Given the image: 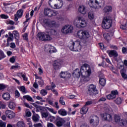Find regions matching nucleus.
Listing matches in <instances>:
<instances>
[{"mask_svg": "<svg viewBox=\"0 0 127 127\" xmlns=\"http://www.w3.org/2000/svg\"><path fill=\"white\" fill-rule=\"evenodd\" d=\"M23 99H26L29 102H34V100L32 99V97H30L29 95H25L23 97Z\"/></svg>", "mask_w": 127, "mask_h": 127, "instance_id": "obj_33", "label": "nucleus"}, {"mask_svg": "<svg viewBox=\"0 0 127 127\" xmlns=\"http://www.w3.org/2000/svg\"><path fill=\"white\" fill-rule=\"evenodd\" d=\"M40 94L42 96H46L47 95V91L45 89H42L40 91Z\"/></svg>", "mask_w": 127, "mask_h": 127, "instance_id": "obj_44", "label": "nucleus"}, {"mask_svg": "<svg viewBox=\"0 0 127 127\" xmlns=\"http://www.w3.org/2000/svg\"><path fill=\"white\" fill-rule=\"evenodd\" d=\"M0 17L2 19H7V18H8V16L7 15L2 14L0 15Z\"/></svg>", "mask_w": 127, "mask_h": 127, "instance_id": "obj_48", "label": "nucleus"}, {"mask_svg": "<svg viewBox=\"0 0 127 127\" xmlns=\"http://www.w3.org/2000/svg\"><path fill=\"white\" fill-rule=\"evenodd\" d=\"M34 127H42V124H41V123H38L36 124H34Z\"/></svg>", "mask_w": 127, "mask_h": 127, "instance_id": "obj_64", "label": "nucleus"}, {"mask_svg": "<svg viewBox=\"0 0 127 127\" xmlns=\"http://www.w3.org/2000/svg\"><path fill=\"white\" fill-rule=\"evenodd\" d=\"M80 72L82 77H90L92 74L91 67L87 64H84L81 66Z\"/></svg>", "mask_w": 127, "mask_h": 127, "instance_id": "obj_2", "label": "nucleus"}, {"mask_svg": "<svg viewBox=\"0 0 127 127\" xmlns=\"http://www.w3.org/2000/svg\"><path fill=\"white\" fill-rule=\"evenodd\" d=\"M58 12L55 10H53L49 8H45L44 10V14L49 17H52V16H56Z\"/></svg>", "mask_w": 127, "mask_h": 127, "instance_id": "obj_9", "label": "nucleus"}, {"mask_svg": "<svg viewBox=\"0 0 127 127\" xmlns=\"http://www.w3.org/2000/svg\"><path fill=\"white\" fill-rule=\"evenodd\" d=\"M120 124H122L123 126H126L127 124V119H121L120 121Z\"/></svg>", "mask_w": 127, "mask_h": 127, "instance_id": "obj_47", "label": "nucleus"}, {"mask_svg": "<svg viewBox=\"0 0 127 127\" xmlns=\"http://www.w3.org/2000/svg\"><path fill=\"white\" fill-rule=\"evenodd\" d=\"M114 36V31L112 30V31H109L107 33H105L103 35L104 38L107 41H109L111 40L112 37Z\"/></svg>", "mask_w": 127, "mask_h": 127, "instance_id": "obj_13", "label": "nucleus"}, {"mask_svg": "<svg viewBox=\"0 0 127 127\" xmlns=\"http://www.w3.org/2000/svg\"><path fill=\"white\" fill-rule=\"evenodd\" d=\"M88 18L90 19V20H93L94 19V13L93 12H89L88 13Z\"/></svg>", "mask_w": 127, "mask_h": 127, "instance_id": "obj_36", "label": "nucleus"}, {"mask_svg": "<svg viewBox=\"0 0 127 127\" xmlns=\"http://www.w3.org/2000/svg\"><path fill=\"white\" fill-rule=\"evenodd\" d=\"M66 28H67V26H65L63 27L62 29V32H63V31H64H64H66L65 33H72L73 31V27L70 26L67 29Z\"/></svg>", "mask_w": 127, "mask_h": 127, "instance_id": "obj_20", "label": "nucleus"}, {"mask_svg": "<svg viewBox=\"0 0 127 127\" xmlns=\"http://www.w3.org/2000/svg\"><path fill=\"white\" fill-rule=\"evenodd\" d=\"M106 79L105 78H99V84L102 86L105 87L106 86Z\"/></svg>", "mask_w": 127, "mask_h": 127, "instance_id": "obj_30", "label": "nucleus"}, {"mask_svg": "<svg viewBox=\"0 0 127 127\" xmlns=\"http://www.w3.org/2000/svg\"><path fill=\"white\" fill-rule=\"evenodd\" d=\"M13 33L14 34L15 39H19V33H18L17 31H13Z\"/></svg>", "mask_w": 127, "mask_h": 127, "instance_id": "obj_35", "label": "nucleus"}, {"mask_svg": "<svg viewBox=\"0 0 127 127\" xmlns=\"http://www.w3.org/2000/svg\"><path fill=\"white\" fill-rule=\"evenodd\" d=\"M86 93L88 96H91V97H93V96H96L99 94V91L96 88V85L91 84H89L88 87V90Z\"/></svg>", "mask_w": 127, "mask_h": 127, "instance_id": "obj_4", "label": "nucleus"}, {"mask_svg": "<svg viewBox=\"0 0 127 127\" xmlns=\"http://www.w3.org/2000/svg\"><path fill=\"white\" fill-rule=\"evenodd\" d=\"M65 123H66V121H65L64 119L61 118L59 116H57L56 123H55L57 127H63V126L65 125Z\"/></svg>", "mask_w": 127, "mask_h": 127, "instance_id": "obj_11", "label": "nucleus"}, {"mask_svg": "<svg viewBox=\"0 0 127 127\" xmlns=\"http://www.w3.org/2000/svg\"><path fill=\"white\" fill-rule=\"evenodd\" d=\"M117 95H119V92L118 90H112L111 91V93L106 96V98L107 100H115V99L117 98Z\"/></svg>", "mask_w": 127, "mask_h": 127, "instance_id": "obj_12", "label": "nucleus"}, {"mask_svg": "<svg viewBox=\"0 0 127 127\" xmlns=\"http://www.w3.org/2000/svg\"><path fill=\"white\" fill-rule=\"evenodd\" d=\"M78 11L82 14H86V8L84 6H79Z\"/></svg>", "mask_w": 127, "mask_h": 127, "instance_id": "obj_28", "label": "nucleus"}, {"mask_svg": "<svg viewBox=\"0 0 127 127\" xmlns=\"http://www.w3.org/2000/svg\"><path fill=\"white\" fill-rule=\"evenodd\" d=\"M48 113L47 112H43L42 113V118H48Z\"/></svg>", "mask_w": 127, "mask_h": 127, "instance_id": "obj_56", "label": "nucleus"}, {"mask_svg": "<svg viewBox=\"0 0 127 127\" xmlns=\"http://www.w3.org/2000/svg\"><path fill=\"white\" fill-rule=\"evenodd\" d=\"M49 120H50L51 123H54V124L56 123V117L54 116H50L49 117Z\"/></svg>", "mask_w": 127, "mask_h": 127, "instance_id": "obj_38", "label": "nucleus"}, {"mask_svg": "<svg viewBox=\"0 0 127 127\" xmlns=\"http://www.w3.org/2000/svg\"><path fill=\"white\" fill-rule=\"evenodd\" d=\"M114 121L115 123H121V116L120 115H118L116 114L114 115Z\"/></svg>", "mask_w": 127, "mask_h": 127, "instance_id": "obj_32", "label": "nucleus"}, {"mask_svg": "<svg viewBox=\"0 0 127 127\" xmlns=\"http://www.w3.org/2000/svg\"><path fill=\"white\" fill-rule=\"evenodd\" d=\"M92 104H94V101H88L85 102V104L84 106H85V107H87V106H90V105H92Z\"/></svg>", "mask_w": 127, "mask_h": 127, "instance_id": "obj_51", "label": "nucleus"}, {"mask_svg": "<svg viewBox=\"0 0 127 127\" xmlns=\"http://www.w3.org/2000/svg\"><path fill=\"white\" fill-rule=\"evenodd\" d=\"M101 116L102 117L103 120H104V121L111 122V121L113 120V117L111 114H109L108 113H103L101 115Z\"/></svg>", "mask_w": 127, "mask_h": 127, "instance_id": "obj_15", "label": "nucleus"}, {"mask_svg": "<svg viewBox=\"0 0 127 127\" xmlns=\"http://www.w3.org/2000/svg\"><path fill=\"white\" fill-rule=\"evenodd\" d=\"M122 102H123V100L121 97H118L115 100V103H116L117 105H121Z\"/></svg>", "mask_w": 127, "mask_h": 127, "instance_id": "obj_37", "label": "nucleus"}, {"mask_svg": "<svg viewBox=\"0 0 127 127\" xmlns=\"http://www.w3.org/2000/svg\"><path fill=\"white\" fill-rule=\"evenodd\" d=\"M20 96V94L19 93V92L18 91V90L15 91V96L16 97V98H19Z\"/></svg>", "mask_w": 127, "mask_h": 127, "instance_id": "obj_61", "label": "nucleus"}, {"mask_svg": "<svg viewBox=\"0 0 127 127\" xmlns=\"http://www.w3.org/2000/svg\"><path fill=\"white\" fill-rule=\"evenodd\" d=\"M17 127H26L25 123L23 121H19L16 124Z\"/></svg>", "mask_w": 127, "mask_h": 127, "instance_id": "obj_31", "label": "nucleus"}, {"mask_svg": "<svg viewBox=\"0 0 127 127\" xmlns=\"http://www.w3.org/2000/svg\"><path fill=\"white\" fill-rule=\"evenodd\" d=\"M0 56L2 59L6 57L5 55H4V53H3V51H2V50H0Z\"/></svg>", "mask_w": 127, "mask_h": 127, "instance_id": "obj_50", "label": "nucleus"}, {"mask_svg": "<svg viewBox=\"0 0 127 127\" xmlns=\"http://www.w3.org/2000/svg\"><path fill=\"white\" fill-rule=\"evenodd\" d=\"M66 75V71H61V73H60V78H63V79H65V77Z\"/></svg>", "mask_w": 127, "mask_h": 127, "instance_id": "obj_42", "label": "nucleus"}, {"mask_svg": "<svg viewBox=\"0 0 127 127\" xmlns=\"http://www.w3.org/2000/svg\"><path fill=\"white\" fill-rule=\"evenodd\" d=\"M127 68H126V67H124L123 68H122L121 71H120V73L121 74H126V72H127Z\"/></svg>", "mask_w": 127, "mask_h": 127, "instance_id": "obj_59", "label": "nucleus"}, {"mask_svg": "<svg viewBox=\"0 0 127 127\" xmlns=\"http://www.w3.org/2000/svg\"><path fill=\"white\" fill-rule=\"evenodd\" d=\"M5 88H6V86H5V85L2 83H0V91H1V90H4Z\"/></svg>", "mask_w": 127, "mask_h": 127, "instance_id": "obj_53", "label": "nucleus"}, {"mask_svg": "<svg viewBox=\"0 0 127 127\" xmlns=\"http://www.w3.org/2000/svg\"><path fill=\"white\" fill-rule=\"evenodd\" d=\"M36 104H38V105H41V106H42V105H43V103L39 101H36L35 102V103H32V105L34 106L35 108H36V112L37 113H38V112H41V113H42V112H44V111H45V107L40 106L39 105H38Z\"/></svg>", "mask_w": 127, "mask_h": 127, "instance_id": "obj_10", "label": "nucleus"}, {"mask_svg": "<svg viewBox=\"0 0 127 127\" xmlns=\"http://www.w3.org/2000/svg\"><path fill=\"white\" fill-rule=\"evenodd\" d=\"M77 37L79 39L83 40V41H86L90 37V34L88 31H78L77 33Z\"/></svg>", "mask_w": 127, "mask_h": 127, "instance_id": "obj_6", "label": "nucleus"}, {"mask_svg": "<svg viewBox=\"0 0 127 127\" xmlns=\"http://www.w3.org/2000/svg\"><path fill=\"white\" fill-rule=\"evenodd\" d=\"M88 110L89 107H87L86 106L84 105V107H82L80 110V114H81V115H86Z\"/></svg>", "mask_w": 127, "mask_h": 127, "instance_id": "obj_26", "label": "nucleus"}, {"mask_svg": "<svg viewBox=\"0 0 127 127\" xmlns=\"http://www.w3.org/2000/svg\"><path fill=\"white\" fill-rule=\"evenodd\" d=\"M44 23L49 27H56L57 26V23L54 21L49 22L48 21H44Z\"/></svg>", "mask_w": 127, "mask_h": 127, "instance_id": "obj_18", "label": "nucleus"}, {"mask_svg": "<svg viewBox=\"0 0 127 127\" xmlns=\"http://www.w3.org/2000/svg\"><path fill=\"white\" fill-rule=\"evenodd\" d=\"M59 103L63 106H65V101H64V97L61 96L60 98Z\"/></svg>", "mask_w": 127, "mask_h": 127, "instance_id": "obj_39", "label": "nucleus"}, {"mask_svg": "<svg viewBox=\"0 0 127 127\" xmlns=\"http://www.w3.org/2000/svg\"><path fill=\"white\" fill-rule=\"evenodd\" d=\"M78 24L79 25V27H81L82 28L85 27L87 25V22L86 20L84 19V18L82 17H78Z\"/></svg>", "mask_w": 127, "mask_h": 127, "instance_id": "obj_14", "label": "nucleus"}, {"mask_svg": "<svg viewBox=\"0 0 127 127\" xmlns=\"http://www.w3.org/2000/svg\"><path fill=\"white\" fill-rule=\"evenodd\" d=\"M38 84L40 85V86H43V85H44V81H43V80H39V81H38Z\"/></svg>", "mask_w": 127, "mask_h": 127, "instance_id": "obj_58", "label": "nucleus"}, {"mask_svg": "<svg viewBox=\"0 0 127 127\" xmlns=\"http://www.w3.org/2000/svg\"><path fill=\"white\" fill-rule=\"evenodd\" d=\"M16 15L19 18H21L22 17V15H23V9H20L18 10L16 12Z\"/></svg>", "mask_w": 127, "mask_h": 127, "instance_id": "obj_27", "label": "nucleus"}, {"mask_svg": "<svg viewBox=\"0 0 127 127\" xmlns=\"http://www.w3.org/2000/svg\"><path fill=\"white\" fill-rule=\"evenodd\" d=\"M46 33L42 32H39L37 34V37L39 40H42V41H50L52 40V36L53 35L56 36L57 31L55 29H51L47 31Z\"/></svg>", "mask_w": 127, "mask_h": 127, "instance_id": "obj_1", "label": "nucleus"}, {"mask_svg": "<svg viewBox=\"0 0 127 127\" xmlns=\"http://www.w3.org/2000/svg\"><path fill=\"white\" fill-rule=\"evenodd\" d=\"M52 92H53V94L56 95V96H58L59 94L58 93V91L55 89H51Z\"/></svg>", "mask_w": 127, "mask_h": 127, "instance_id": "obj_62", "label": "nucleus"}, {"mask_svg": "<svg viewBox=\"0 0 127 127\" xmlns=\"http://www.w3.org/2000/svg\"><path fill=\"white\" fill-rule=\"evenodd\" d=\"M59 115L60 116H62L63 117H65V116H67V111L65 110V109H60L58 111Z\"/></svg>", "mask_w": 127, "mask_h": 127, "instance_id": "obj_25", "label": "nucleus"}, {"mask_svg": "<svg viewBox=\"0 0 127 127\" xmlns=\"http://www.w3.org/2000/svg\"><path fill=\"white\" fill-rule=\"evenodd\" d=\"M36 99H37V100H39V101H40V102H41V103H45V100L43 99V98H42V97H41L39 96H37L36 97Z\"/></svg>", "mask_w": 127, "mask_h": 127, "instance_id": "obj_49", "label": "nucleus"}, {"mask_svg": "<svg viewBox=\"0 0 127 127\" xmlns=\"http://www.w3.org/2000/svg\"><path fill=\"white\" fill-rule=\"evenodd\" d=\"M117 65L119 69L125 68V65H124V62H123L122 63H121V62L119 61V62H117Z\"/></svg>", "mask_w": 127, "mask_h": 127, "instance_id": "obj_34", "label": "nucleus"}, {"mask_svg": "<svg viewBox=\"0 0 127 127\" xmlns=\"http://www.w3.org/2000/svg\"><path fill=\"white\" fill-rule=\"evenodd\" d=\"M2 98L5 101H9L10 100V94L8 92H5L2 94Z\"/></svg>", "mask_w": 127, "mask_h": 127, "instance_id": "obj_22", "label": "nucleus"}, {"mask_svg": "<svg viewBox=\"0 0 127 127\" xmlns=\"http://www.w3.org/2000/svg\"><path fill=\"white\" fill-rule=\"evenodd\" d=\"M70 77H71V74L68 72L67 71H66L65 79H69Z\"/></svg>", "mask_w": 127, "mask_h": 127, "instance_id": "obj_55", "label": "nucleus"}, {"mask_svg": "<svg viewBox=\"0 0 127 127\" xmlns=\"http://www.w3.org/2000/svg\"><path fill=\"white\" fill-rule=\"evenodd\" d=\"M12 111H10V110H6L5 111V115L7 117H8V116L10 115L12 113Z\"/></svg>", "mask_w": 127, "mask_h": 127, "instance_id": "obj_60", "label": "nucleus"}, {"mask_svg": "<svg viewBox=\"0 0 127 127\" xmlns=\"http://www.w3.org/2000/svg\"><path fill=\"white\" fill-rule=\"evenodd\" d=\"M68 48L71 51L78 52L81 51V47L80 45V41H76L75 42L70 41L68 44Z\"/></svg>", "mask_w": 127, "mask_h": 127, "instance_id": "obj_3", "label": "nucleus"}, {"mask_svg": "<svg viewBox=\"0 0 127 127\" xmlns=\"http://www.w3.org/2000/svg\"><path fill=\"white\" fill-rule=\"evenodd\" d=\"M88 4L90 7L94 8V9H97V8H101L102 6H104L105 5V2H99L98 0H95L94 2L93 0H89Z\"/></svg>", "mask_w": 127, "mask_h": 127, "instance_id": "obj_5", "label": "nucleus"}, {"mask_svg": "<svg viewBox=\"0 0 127 127\" xmlns=\"http://www.w3.org/2000/svg\"><path fill=\"white\" fill-rule=\"evenodd\" d=\"M72 75L75 78H80V76H82V72L79 68H76L73 71Z\"/></svg>", "mask_w": 127, "mask_h": 127, "instance_id": "obj_17", "label": "nucleus"}, {"mask_svg": "<svg viewBox=\"0 0 127 127\" xmlns=\"http://www.w3.org/2000/svg\"><path fill=\"white\" fill-rule=\"evenodd\" d=\"M16 69H20V66L17 65H12L10 67L11 70H16Z\"/></svg>", "mask_w": 127, "mask_h": 127, "instance_id": "obj_43", "label": "nucleus"}, {"mask_svg": "<svg viewBox=\"0 0 127 127\" xmlns=\"http://www.w3.org/2000/svg\"><path fill=\"white\" fill-rule=\"evenodd\" d=\"M14 117H15V114L13 112L7 118H8V119H14Z\"/></svg>", "mask_w": 127, "mask_h": 127, "instance_id": "obj_52", "label": "nucleus"}, {"mask_svg": "<svg viewBox=\"0 0 127 127\" xmlns=\"http://www.w3.org/2000/svg\"><path fill=\"white\" fill-rule=\"evenodd\" d=\"M9 62L11 63H14L15 62V58H14V57H12V58H10Z\"/></svg>", "mask_w": 127, "mask_h": 127, "instance_id": "obj_63", "label": "nucleus"}, {"mask_svg": "<svg viewBox=\"0 0 127 127\" xmlns=\"http://www.w3.org/2000/svg\"><path fill=\"white\" fill-rule=\"evenodd\" d=\"M100 122V119L99 117L96 116L95 120L91 119L90 120V124L92 126V127H97L99 125V123Z\"/></svg>", "mask_w": 127, "mask_h": 127, "instance_id": "obj_16", "label": "nucleus"}, {"mask_svg": "<svg viewBox=\"0 0 127 127\" xmlns=\"http://www.w3.org/2000/svg\"><path fill=\"white\" fill-rule=\"evenodd\" d=\"M29 17V13H27L25 15V18H26L25 21L24 22V23H26V22H28L29 20L30 19Z\"/></svg>", "mask_w": 127, "mask_h": 127, "instance_id": "obj_46", "label": "nucleus"}, {"mask_svg": "<svg viewBox=\"0 0 127 127\" xmlns=\"http://www.w3.org/2000/svg\"><path fill=\"white\" fill-rule=\"evenodd\" d=\"M22 78H23L24 81H28V78L26 77V74L25 73H22V72L20 73Z\"/></svg>", "mask_w": 127, "mask_h": 127, "instance_id": "obj_40", "label": "nucleus"}, {"mask_svg": "<svg viewBox=\"0 0 127 127\" xmlns=\"http://www.w3.org/2000/svg\"><path fill=\"white\" fill-rule=\"evenodd\" d=\"M59 4H55L54 5V8L55 9H58L59 8H61L63 6V0H59Z\"/></svg>", "mask_w": 127, "mask_h": 127, "instance_id": "obj_23", "label": "nucleus"}, {"mask_svg": "<svg viewBox=\"0 0 127 127\" xmlns=\"http://www.w3.org/2000/svg\"><path fill=\"white\" fill-rule=\"evenodd\" d=\"M39 119H40V117L38 114H33L32 120L34 123H38L39 122Z\"/></svg>", "mask_w": 127, "mask_h": 127, "instance_id": "obj_24", "label": "nucleus"}, {"mask_svg": "<svg viewBox=\"0 0 127 127\" xmlns=\"http://www.w3.org/2000/svg\"><path fill=\"white\" fill-rule=\"evenodd\" d=\"M113 21L111 19H108L107 17L104 18L102 23V27L104 29H109L113 25Z\"/></svg>", "mask_w": 127, "mask_h": 127, "instance_id": "obj_7", "label": "nucleus"}, {"mask_svg": "<svg viewBox=\"0 0 127 127\" xmlns=\"http://www.w3.org/2000/svg\"><path fill=\"white\" fill-rule=\"evenodd\" d=\"M113 7L110 5H107L103 8V12L104 13H108V12H112Z\"/></svg>", "mask_w": 127, "mask_h": 127, "instance_id": "obj_21", "label": "nucleus"}, {"mask_svg": "<svg viewBox=\"0 0 127 127\" xmlns=\"http://www.w3.org/2000/svg\"><path fill=\"white\" fill-rule=\"evenodd\" d=\"M6 123L2 122L1 120L0 121V127H5Z\"/></svg>", "mask_w": 127, "mask_h": 127, "instance_id": "obj_57", "label": "nucleus"}, {"mask_svg": "<svg viewBox=\"0 0 127 127\" xmlns=\"http://www.w3.org/2000/svg\"><path fill=\"white\" fill-rule=\"evenodd\" d=\"M108 54L109 57H113L115 60V61H116V62H119V61H120V63H123V61H122L121 58H118L119 54H118V52H117V51L111 50Z\"/></svg>", "mask_w": 127, "mask_h": 127, "instance_id": "obj_8", "label": "nucleus"}, {"mask_svg": "<svg viewBox=\"0 0 127 127\" xmlns=\"http://www.w3.org/2000/svg\"><path fill=\"white\" fill-rule=\"evenodd\" d=\"M53 66L55 70H59V69H60V67H61V64L57 61H55L53 64Z\"/></svg>", "mask_w": 127, "mask_h": 127, "instance_id": "obj_19", "label": "nucleus"}, {"mask_svg": "<svg viewBox=\"0 0 127 127\" xmlns=\"http://www.w3.org/2000/svg\"><path fill=\"white\" fill-rule=\"evenodd\" d=\"M47 109H48V110H49V112H50L51 113H52V114H54V115H56L57 114V111H54V109L52 108H50L49 107H48Z\"/></svg>", "mask_w": 127, "mask_h": 127, "instance_id": "obj_45", "label": "nucleus"}, {"mask_svg": "<svg viewBox=\"0 0 127 127\" xmlns=\"http://www.w3.org/2000/svg\"><path fill=\"white\" fill-rule=\"evenodd\" d=\"M22 37L24 40H25L26 41H28V34H27V33H24L22 35Z\"/></svg>", "mask_w": 127, "mask_h": 127, "instance_id": "obj_41", "label": "nucleus"}, {"mask_svg": "<svg viewBox=\"0 0 127 127\" xmlns=\"http://www.w3.org/2000/svg\"><path fill=\"white\" fill-rule=\"evenodd\" d=\"M15 103L12 102V101H10L8 103V107L11 110H14L15 109L16 107Z\"/></svg>", "mask_w": 127, "mask_h": 127, "instance_id": "obj_29", "label": "nucleus"}, {"mask_svg": "<svg viewBox=\"0 0 127 127\" xmlns=\"http://www.w3.org/2000/svg\"><path fill=\"white\" fill-rule=\"evenodd\" d=\"M51 49H53V50H50L49 51V52L50 53H55V52H57L56 49H55V48H54V47H51Z\"/></svg>", "mask_w": 127, "mask_h": 127, "instance_id": "obj_54", "label": "nucleus"}]
</instances>
